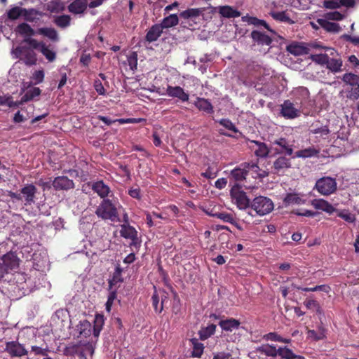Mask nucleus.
Returning a JSON list of instances; mask_svg holds the SVG:
<instances>
[{
  "label": "nucleus",
  "mask_w": 359,
  "mask_h": 359,
  "mask_svg": "<svg viewBox=\"0 0 359 359\" xmlns=\"http://www.w3.org/2000/svg\"><path fill=\"white\" fill-rule=\"evenodd\" d=\"M53 22L60 28L65 29L71 24V17L68 15H62L54 18Z\"/></svg>",
  "instance_id": "obj_40"
},
{
  "label": "nucleus",
  "mask_w": 359,
  "mask_h": 359,
  "mask_svg": "<svg viewBox=\"0 0 359 359\" xmlns=\"http://www.w3.org/2000/svg\"><path fill=\"white\" fill-rule=\"evenodd\" d=\"M190 342L193 348L191 356L195 358H201L204 350L203 344L199 342L198 340L196 338L191 339Z\"/></svg>",
  "instance_id": "obj_37"
},
{
  "label": "nucleus",
  "mask_w": 359,
  "mask_h": 359,
  "mask_svg": "<svg viewBox=\"0 0 359 359\" xmlns=\"http://www.w3.org/2000/svg\"><path fill=\"white\" fill-rule=\"evenodd\" d=\"M104 325V318L101 315H96L93 325V336L97 338Z\"/></svg>",
  "instance_id": "obj_42"
},
{
  "label": "nucleus",
  "mask_w": 359,
  "mask_h": 359,
  "mask_svg": "<svg viewBox=\"0 0 359 359\" xmlns=\"http://www.w3.org/2000/svg\"><path fill=\"white\" fill-rule=\"evenodd\" d=\"M242 166L246 168L248 175H251L252 177L255 179L264 178L268 175V172L261 169L257 163L253 162H244Z\"/></svg>",
  "instance_id": "obj_14"
},
{
  "label": "nucleus",
  "mask_w": 359,
  "mask_h": 359,
  "mask_svg": "<svg viewBox=\"0 0 359 359\" xmlns=\"http://www.w3.org/2000/svg\"><path fill=\"white\" fill-rule=\"evenodd\" d=\"M36 13L37 12L34 9H26V13H23L22 16L26 21L33 22L35 20V18L33 15Z\"/></svg>",
  "instance_id": "obj_61"
},
{
  "label": "nucleus",
  "mask_w": 359,
  "mask_h": 359,
  "mask_svg": "<svg viewBox=\"0 0 359 359\" xmlns=\"http://www.w3.org/2000/svg\"><path fill=\"white\" fill-rule=\"evenodd\" d=\"M305 201L300 198L298 194L294 193L287 194L283 199V203L285 205H300L304 203Z\"/></svg>",
  "instance_id": "obj_35"
},
{
  "label": "nucleus",
  "mask_w": 359,
  "mask_h": 359,
  "mask_svg": "<svg viewBox=\"0 0 359 359\" xmlns=\"http://www.w3.org/2000/svg\"><path fill=\"white\" fill-rule=\"evenodd\" d=\"M63 8L60 6V4L57 1H53L48 5V10L51 13H58Z\"/></svg>",
  "instance_id": "obj_60"
},
{
  "label": "nucleus",
  "mask_w": 359,
  "mask_h": 359,
  "mask_svg": "<svg viewBox=\"0 0 359 359\" xmlns=\"http://www.w3.org/2000/svg\"><path fill=\"white\" fill-rule=\"evenodd\" d=\"M127 62L130 69L133 71L137 69V54L136 52H132L127 57Z\"/></svg>",
  "instance_id": "obj_51"
},
{
  "label": "nucleus",
  "mask_w": 359,
  "mask_h": 359,
  "mask_svg": "<svg viewBox=\"0 0 359 359\" xmlns=\"http://www.w3.org/2000/svg\"><path fill=\"white\" fill-rule=\"evenodd\" d=\"M76 327L81 337H88L91 334L92 325L87 320L80 321Z\"/></svg>",
  "instance_id": "obj_30"
},
{
  "label": "nucleus",
  "mask_w": 359,
  "mask_h": 359,
  "mask_svg": "<svg viewBox=\"0 0 359 359\" xmlns=\"http://www.w3.org/2000/svg\"><path fill=\"white\" fill-rule=\"evenodd\" d=\"M23 13H26V8L15 6L8 11V18L11 20H16L20 16H22Z\"/></svg>",
  "instance_id": "obj_46"
},
{
  "label": "nucleus",
  "mask_w": 359,
  "mask_h": 359,
  "mask_svg": "<svg viewBox=\"0 0 359 359\" xmlns=\"http://www.w3.org/2000/svg\"><path fill=\"white\" fill-rule=\"evenodd\" d=\"M293 351L287 346H280L278 348L277 356H280L282 359H294Z\"/></svg>",
  "instance_id": "obj_45"
},
{
  "label": "nucleus",
  "mask_w": 359,
  "mask_h": 359,
  "mask_svg": "<svg viewBox=\"0 0 359 359\" xmlns=\"http://www.w3.org/2000/svg\"><path fill=\"white\" fill-rule=\"evenodd\" d=\"M30 347V354H34L36 356H46L49 352V347L42 338H39V340H36L35 343L31 344Z\"/></svg>",
  "instance_id": "obj_15"
},
{
  "label": "nucleus",
  "mask_w": 359,
  "mask_h": 359,
  "mask_svg": "<svg viewBox=\"0 0 359 359\" xmlns=\"http://www.w3.org/2000/svg\"><path fill=\"white\" fill-rule=\"evenodd\" d=\"M117 121L121 124L124 123H139L142 122H145L146 119L142 118H119L117 119Z\"/></svg>",
  "instance_id": "obj_56"
},
{
  "label": "nucleus",
  "mask_w": 359,
  "mask_h": 359,
  "mask_svg": "<svg viewBox=\"0 0 359 359\" xmlns=\"http://www.w3.org/2000/svg\"><path fill=\"white\" fill-rule=\"evenodd\" d=\"M273 144L277 145L278 147L274 149L276 154L292 156L293 154L292 144H290L289 141L284 137H280L273 140Z\"/></svg>",
  "instance_id": "obj_10"
},
{
  "label": "nucleus",
  "mask_w": 359,
  "mask_h": 359,
  "mask_svg": "<svg viewBox=\"0 0 359 359\" xmlns=\"http://www.w3.org/2000/svg\"><path fill=\"white\" fill-rule=\"evenodd\" d=\"M219 14L227 18H237L241 15V13L236 9H233L229 6H222L219 7Z\"/></svg>",
  "instance_id": "obj_33"
},
{
  "label": "nucleus",
  "mask_w": 359,
  "mask_h": 359,
  "mask_svg": "<svg viewBox=\"0 0 359 359\" xmlns=\"http://www.w3.org/2000/svg\"><path fill=\"white\" fill-rule=\"evenodd\" d=\"M96 215L104 219L112 222H120L116 207L109 199H103L95 210Z\"/></svg>",
  "instance_id": "obj_1"
},
{
  "label": "nucleus",
  "mask_w": 359,
  "mask_h": 359,
  "mask_svg": "<svg viewBox=\"0 0 359 359\" xmlns=\"http://www.w3.org/2000/svg\"><path fill=\"white\" fill-rule=\"evenodd\" d=\"M179 18L176 14H171L169 16L165 18L159 25L162 26V29L169 28L172 26L177 25Z\"/></svg>",
  "instance_id": "obj_41"
},
{
  "label": "nucleus",
  "mask_w": 359,
  "mask_h": 359,
  "mask_svg": "<svg viewBox=\"0 0 359 359\" xmlns=\"http://www.w3.org/2000/svg\"><path fill=\"white\" fill-rule=\"evenodd\" d=\"M195 105L198 109L207 114H212L214 112L212 104L207 99L197 97Z\"/></svg>",
  "instance_id": "obj_31"
},
{
  "label": "nucleus",
  "mask_w": 359,
  "mask_h": 359,
  "mask_svg": "<svg viewBox=\"0 0 359 359\" xmlns=\"http://www.w3.org/2000/svg\"><path fill=\"white\" fill-rule=\"evenodd\" d=\"M344 15L339 11L330 12L326 14V18L330 20H341Z\"/></svg>",
  "instance_id": "obj_59"
},
{
  "label": "nucleus",
  "mask_w": 359,
  "mask_h": 359,
  "mask_svg": "<svg viewBox=\"0 0 359 359\" xmlns=\"http://www.w3.org/2000/svg\"><path fill=\"white\" fill-rule=\"evenodd\" d=\"M312 205L316 209L321 210L329 214L332 213L335 210L334 208L328 201L322 198L313 200Z\"/></svg>",
  "instance_id": "obj_28"
},
{
  "label": "nucleus",
  "mask_w": 359,
  "mask_h": 359,
  "mask_svg": "<svg viewBox=\"0 0 359 359\" xmlns=\"http://www.w3.org/2000/svg\"><path fill=\"white\" fill-rule=\"evenodd\" d=\"M337 216L348 223H354L356 220L355 215L345 209L339 210L337 212Z\"/></svg>",
  "instance_id": "obj_47"
},
{
  "label": "nucleus",
  "mask_w": 359,
  "mask_h": 359,
  "mask_svg": "<svg viewBox=\"0 0 359 359\" xmlns=\"http://www.w3.org/2000/svg\"><path fill=\"white\" fill-rule=\"evenodd\" d=\"M253 41L261 46H270L273 41L272 39L265 33L257 30H253L250 34Z\"/></svg>",
  "instance_id": "obj_21"
},
{
  "label": "nucleus",
  "mask_w": 359,
  "mask_h": 359,
  "mask_svg": "<svg viewBox=\"0 0 359 359\" xmlns=\"http://www.w3.org/2000/svg\"><path fill=\"white\" fill-rule=\"evenodd\" d=\"M255 352L264 354L267 357L276 358L277 357L278 348L274 345L265 344L256 347Z\"/></svg>",
  "instance_id": "obj_24"
},
{
  "label": "nucleus",
  "mask_w": 359,
  "mask_h": 359,
  "mask_svg": "<svg viewBox=\"0 0 359 359\" xmlns=\"http://www.w3.org/2000/svg\"><path fill=\"white\" fill-rule=\"evenodd\" d=\"M281 336L279 335L277 332H269L263 336V339L266 341H278L279 342L280 340Z\"/></svg>",
  "instance_id": "obj_58"
},
{
  "label": "nucleus",
  "mask_w": 359,
  "mask_h": 359,
  "mask_svg": "<svg viewBox=\"0 0 359 359\" xmlns=\"http://www.w3.org/2000/svg\"><path fill=\"white\" fill-rule=\"evenodd\" d=\"M280 107V114L285 118L293 119L300 114L299 110L295 108L294 104L289 100H285Z\"/></svg>",
  "instance_id": "obj_12"
},
{
  "label": "nucleus",
  "mask_w": 359,
  "mask_h": 359,
  "mask_svg": "<svg viewBox=\"0 0 359 359\" xmlns=\"http://www.w3.org/2000/svg\"><path fill=\"white\" fill-rule=\"evenodd\" d=\"M15 32L22 36H27L29 37L34 36L36 34L29 25L25 22L19 24L16 28Z\"/></svg>",
  "instance_id": "obj_34"
},
{
  "label": "nucleus",
  "mask_w": 359,
  "mask_h": 359,
  "mask_svg": "<svg viewBox=\"0 0 359 359\" xmlns=\"http://www.w3.org/2000/svg\"><path fill=\"white\" fill-rule=\"evenodd\" d=\"M318 22L322 28L328 32L338 33L341 30V27L338 23L330 22L323 19H318Z\"/></svg>",
  "instance_id": "obj_29"
},
{
  "label": "nucleus",
  "mask_w": 359,
  "mask_h": 359,
  "mask_svg": "<svg viewBox=\"0 0 359 359\" xmlns=\"http://www.w3.org/2000/svg\"><path fill=\"white\" fill-rule=\"evenodd\" d=\"M14 53L16 57L22 61L27 66H32L36 64V53L30 47L26 46H18L15 49Z\"/></svg>",
  "instance_id": "obj_5"
},
{
  "label": "nucleus",
  "mask_w": 359,
  "mask_h": 359,
  "mask_svg": "<svg viewBox=\"0 0 359 359\" xmlns=\"http://www.w3.org/2000/svg\"><path fill=\"white\" fill-rule=\"evenodd\" d=\"M37 188L32 184H27L20 189L22 199L25 200V205H30L35 202Z\"/></svg>",
  "instance_id": "obj_13"
},
{
  "label": "nucleus",
  "mask_w": 359,
  "mask_h": 359,
  "mask_svg": "<svg viewBox=\"0 0 359 359\" xmlns=\"http://www.w3.org/2000/svg\"><path fill=\"white\" fill-rule=\"evenodd\" d=\"M249 147L259 158H266L269 154V149L264 142L250 140Z\"/></svg>",
  "instance_id": "obj_16"
},
{
  "label": "nucleus",
  "mask_w": 359,
  "mask_h": 359,
  "mask_svg": "<svg viewBox=\"0 0 359 359\" xmlns=\"http://www.w3.org/2000/svg\"><path fill=\"white\" fill-rule=\"evenodd\" d=\"M240 325V321L233 318L222 320L219 322V325L221 328L226 332H232L233 330L238 329Z\"/></svg>",
  "instance_id": "obj_27"
},
{
  "label": "nucleus",
  "mask_w": 359,
  "mask_h": 359,
  "mask_svg": "<svg viewBox=\"0 0 359 359\" xmlns=\"http://www.w3.org/2000/svg\"><path fill=\"white\" fill-rule=\"evenodd\" d=\"M116 292H111L109 293L108 298H107V301L105 304L106 310L107 311H110L111 307L113 302H114V299H116Z\"/></svg>",
  "instance_id": "obj_62"
},
{
  "label": "nucleus",
  "mask_w": 359,
  "mask_h": 359,
  "mask_svg": "<svg viewBox=\"0 0 359 359\" xmlns=\"http://www.w3.org/2000/svg\"><path fill=\"white\" fill-rule=\"evenodd\" d=\"M311 60L320 65H326L328 62L329 56L327 54H316L311 55Z\"/></svg>",
  "instance_id": "obj_54"
},
{
  "label": "nucleus",
  "mask_w": 359,
  "mask_h": 359,
  "mask_svg": "<svg viewBox=\"0 0 359 359\" xmlns=\"http://www.w3.org/2000/svg\"><path fill=\"white\" fill-rule=\"evenodd\" d=\"M121 228V236L124 238L130 239L131 246L137 247L140 245V241L137 237V231L133 226L130 224H122Z\"/></svg>",
  "instance_id": "obj_9"
},
{
  "label": "nucleus",
  "mask_w": 359,
  "mask_h": 359,
  "mask_svg": "<svg viewBox=\"0 0 359 359\" xmlns=\"http://www.w3.org/2000/svg\"><path fill=\"white\" fill-rule=\"evenodd\" d=\"M286 50L294 56L307 55L309 53L308 46L302 43L292 42L286 46Z\"/></svg>",
  "instance_id": "obj_18"
},
{
  "label": "nucleus",
  "mask_w": 359,
  "mask_h": 359,
  "mask_svg": "<svg viewBox=\"0 0 359 359\" xmlns=\"http://www.w3.org/2000/svg\"><path fill=\"white\" fill-rule=\"evenodd\" d=\"M92 189L102 198L107 197L110 192L109 187L105 184L102 180L94 182L92 186Z\"/></svg>",
  "instance_id": "obj_26"
},
{
  "label": "nucleus",
  "mask_w": 359,
  "mask_h": 359,
  "mask_svg": "<svg viewBox=\"0 0 359 359\" xmlns=\"http://www.w3.org/2000/svg\"><path fill=\"white\" fill-rule=\"evenodd\" d=\"M290 158H287L285 156H280L273 163V169L274 173L279 174L280 172H284V171L291 168Z\"/></svg>",
  "instance_id": "obj_19"
},
{
  "label": "nucleus",
  "mask_w": 359,
  "mask_h": 359,
  "mask_svg": "<svg viewBox=\"0 0 359 359\" xmlns=\"http://www.w3.org/2000/svg\"><path fill=\"white\" fill-rule=\"evenodd\" d=\"M327 68L332 72H339L341 71L342 61L340 59L328 58L326 64Z\"/></svg>",
  "instance_id": "obj_43"
},
{
  "label": "nucleus",
  "mask_w": 359,
  "mask_h": 359,
  "mask_svg": "<svg viewBox=\"0 0 359 359\" xmlns=\"http://www.w3.org/2000/svg\"><path fill=\"white\" fill-rule=\"evenodd\" d=\"M219 124L224 126L225 128L228 129L229 130H231L235 133L238 132V130L235 126V125L233 123V122L228 119V118H222L219 121Z\"/></svg>",
  "instance_id": "obj_53"
},
{
  "label": "nucleus",
  "mask_w": 359,
  "mask_h": 359,
  "mask_svg": "<svg viewBox=\"0 0 359 359\" xmlns=\"http://www.w3.org/2000/svg\"><path fill=\"white\" fill-rule=\"evenodd\" d=\"M93 87L96 92L100 95H105L106 90L104 88L102 82L99 79H95L93 83Z\"/></svg>",
  "instance_id": "obj_57"
},
{
  "label": "nucleus",
  "mask_w": 359,
  "mask_h": 359,
  "mask_svg": "<svg viewBox=\"0 0 359 359\" xmlns=\"http://www.w3.org/2000/svg\"><path fill=\"white\" fill-rule=\"evenodd\" d=\"M250 207L257 215L262 216L273 210V203L270 198L259 196L253 199Z\"/></svg>",
  "instance_id": "obj_4"
},
{
  "label": "nucleus",
  "mask_w": 359,
  "mask_h": 359,
  "mask_svg": "<svg viewBox=\"0 0 359 359\" xmlns=\"http://www.w3.org/2000/svg\"><path fill=\"white\" fill-rule=\"evenodd\" d=\"M52 186L55 191H68L74 188V183L67 176L56 177L53 182Z\"/></svg>",
  "instance_id": "obj_11"
},
{
  "label": "nucleus",
  "mask_w": 359,
  "mask_h": 359,
  "mask_svg": "<svg viewBox=\"0 0 359 359\" xmlns=\"http://www.w3.org/2000/svg\"><path fill=\"white\" fill-rule=\"evenodd\" d=\"M337 189L336 179L331 177H323L318 179L314 187V189L323 196H330L334 194Z\"/></svg>",
  "instance_id": "obj_3"
},
{
  "label": "nucleus",
  "mask_w": 359,
  "mask_h": 359,
  "mask_svg": "<svg viewBox=\"0 0 359 359\" xmlns=\"http://www.w3.org/2000/svg\"><path fill=\"white\" fill-rule=\"evenodd\" d=\"M210 215L217 217L223 222H229L232 224L235 223V218L233 216V215L226 212H215V213H209Z\"/></svg>",
  "instance_id": "obj_44"
},
{
  "label": "nucleus",
  "mask_w": 359,
  "mask_h": 359,
  "mask_svg": "<svg viewBox=\"0 0 359 359\" xmlns=\"http://www.w3.org/2000/svg\"><path fill=\"white\" fill-rule=\"evenodd\" d=\"M1 259L2 263H1V267L2 269L6 270V273H8L9 271L17 269L19 267L20 259L15 252H9L6 253L2 257Z\"/></svg>",
  "instance_id": "obj_8"
},
{
  "label": "nucleus",
  "mask_w": 359,
  "mask_h": 359,
  "mask_svg": "<svg viewBox=\"0 0 359 359\" xmlns=\"http://www.w3.org/2000/svg\"><path fill=\"white\" fill-rule=\"evenodd\" d=\"M199 16V11L197 9H188L185 11L181 12V18L184 20L192 19Z\"/></svg>",
  "instance_id": "obj_52"
},
{
  "label": "nucleus",
  "mask_w": 359,
  "mask_h": 359,
  "mask_svg": "<svg viewBox=\"0 0 359 359\" xmlns=\"http://www.w3.org/2000/svg\"><path fill=\"white\" fill-rule=\"evenodd\" d=\"M156 289V287H154ZM165 300L161 296V302H160L159 292L155 290L151 297L152 307L154 308L156 313H160L163 309V304Z\"/></svg>",
  "instance_id": "obj_32"
},
{
  "label": "nucleus",
  "mask_w": 359,
  "mask_h": 359,
  "mask_svg": "<svg viewBox=\"0 0 359 359\" xmlns=\"http://www.w3.org/2000/svg\"><path fill=\"white\" fill-rule=\"evenodd\" d=\"M41 93V90L38 87H33L27 90L25 95L21 97L20 103H25L33 100L35 97L39 96Z\"/></svg>",
  "instance_id": "obj_39"
},
{
  "label": "nucleus",
  "mask_w": 359,
  "mask_h": 359,
  "mask_svg": "<svg viewBox=\"0 0 359 359\" xmlns=\"http://www.w3.org/2000/svg\"><path fill=\"white\" fill-rule=\"evenodd\" d=\"M162 32V26L155 24L148 30L145 36V41L149 43L156 41L161 36Z\"/></svg>",
  "instance_id": "obj_23"
},
{
  "label": "nucleus",
  "mask_w": 359,
  "mask_h": 359,
  "mask_svg": "<svg viewBox=\"0 0 359 359\" xmlns=\"http://www.w3.org/2000/svg\"><path fill=\"white\" fill-rule=\"evenodd\" d=\"M342 81L348 86L346 89V97L351 100L359 98V76L353 73H346Z\"/></svg>",
  "instance_id": "obj_2"
},
{
  "label": "nucleus",
  "mask_w": 359,
  "mask_h": 359,
  "mask_svg": "<svg viewBox=\"0 0 359 359\" xmlns=\"http://www.w3.org/2000/svg\"><path fill=\"white\" fill-rule=\"evenodd\" d=\"M182 182L187 187L191 188L188 190V194L192 198H196L197 197V187L195 182H191L188 181L186 178L181 179Z\"/></svg>",
  "instance_id": "obj_48"
},
{
  "label": "nucleus",
  "mask_w": 359,
  "mask_h": 359,
  "mask_svg": "<svg viewBox=\"0 0 359 359\" xmlns=\"http://www.w3.org/2000/svg\"><path fill=\"white\" fill-rule=\"evenodd\" d=\"M5 351L12 358H20L27 355L29 353L22 344L16 341L6 342Z\"/></svg>",
  "instance_id": "obj_7"
},
{
  "label": "nucleus",
  "mask_w": 359,
  "mask_h": 359,
  "mask_svg": "<svg viewBox=\"0 0 359 359\" xmlns=\"http://www.w3.org/2000/svg\"><path fill=\"white\" fill-rule=\"evenodd\" d=\"M216 325L210 324L207 327H201L198 331V335L201 340H205L212 336L216 330Z\"/></svg>",
  "instance_id": "obj_36"
},
{
  "label": "nucleus",
  "mask_w": 359,
  "mask_h": 359,
  "mask_svg": "<svg viewBox=\"0 0 359 359\" xmlns=\"http://www.w3.org/2000/svg\"><path fill=\"white\" fill-rule=\"evenodd\" d=\"M230 195L232 201L240 210H245L250 207V200L246 193L241 189V187L238 184L232 186Z\"/></svg>",
  "instance_id": "obj_6"
},
{
  "label": "nucleus",
  "mask_w": 359,
  "mask_h": 359,
  "mask_svg": "<svg viewBox=\"0 0 359 359\" xmlns=\"http://www.w3.org/2000/svg\"><path fill=\"white\" fill-rule=\"evenodd\" d=\"M44 57L49 61L53 62L56 58V53L48 48V47L44 43L41 48L39 50Z\"/></svg>",
  "instance_id": "obj_49"
},
{
  "label": "nucleus",
  "mask_w": 359,
  "mask_h": 359,
  "mask_svg": "<svg viewBox=\"0 0 359 359\" xmlns=\"http://www.w3.org/2000/svg\"><path fill=\"white\" fill-rule=\"evenodd\" d=\"M87 6V0H74L68 6V11L73 14H82Z\"/></svg>",
  "instance_id": "obj_22"
},
{
  "label": "nucleus",
  "mask_w": 359,
  "mask_h": 359,
  "mask_svg": "<svg viewBox=\"0 0 359 359\" xmlns=\"http://www.w3.org/2000/svg\"><path fill=\"white\" fill-rule=\"evenodd\" d=\"M355 6V0H327L323 1L324 8L327 9H337L341 6L353 8Z\"/></svg>",
  "instance_id": "obj_17"
},
{
  "label": "nucleus",
  "mask_w": 359,
  "mask_h": 359,
  "mask_svg": "<svg viewBox=\"0 0 359 359\" xmlns=\"http://www.w3.org/2000/svg\"><path fill=\"white\" fill-rule=\"evenodd\" d=\"M24 41L29 45L32 49H36L40 50V48L44 45L45 43L41 41H38L36 39L28 37L24 39Z\"/></svg>",
  "instance_id": "obj_50"
},
{
  "label": "nucleus",
  "mask_w": 359,
  "mask_h": 359,
  "mask_svg": "<svg viewBox=\"0 0 359 359\" xmlns=\"http://www.w3.org/2000/svg\"><path fill=\"white\" fill-rule=\"evenodd\" d=\"M217 175V172L213 170L211 167H208L205 172H203L201 174L202 176L208 178V179H213L216 177Z\"/></svg>",
  "instance_id": "obj_64"
},
{
  "label": "nucleus",
  "mask_w": 359,
  "mask_h": 359,
  "mask_svg": "<svg viewBox=\"0 0 359 359\" xmlns=\"http://www.w3.org/2000/svg\"><path fill=\"white\" fill-rule=\"evenodd\" d=\"M247 175L246 168L242 166L241 163L231 171L229 178L239 184L246 179Z\"/></svg>",
  "instance_id": "obj_20"
},
{
  "label": "nucleus",
  "mask_w": 359,
  "mask_h": 359,
  "mask_svg": "<svg viewBox=\"0 0 359 359\" xmlns=\"http://www.w3.org/2000/svg\"><path fill=\"white\" fill-rule=\"evenodd\" d=\"M319 153L318 149H316L313 147H310L309 148L301 149L295 152L294 157L297 158H310L316 156Z\"/></svg>",
  "instance_id": "obj_38"
},
{
  "label": "nucleus",
  "mask_w": 359,
  "mask_h": 359,
  "mask_svg": "<svg viewBox=\"0 0 359 359\" xmlns=\"http://www.w3.org/2000/svg\"><path fill=\"white\" fill-rule=\"evenodd\" d=\"M342 39L346 41L353 43L355 46L359 45V36H352L349 34H345L342 36Z\"/></svg>",
  "instance_id": "obj_63"
},
{
  "label": "nucleus",
  "mask_w": 359,
  "mask_h": 359,
  "mask_svg": "<svg viewBox=\"0 0 359 359\" xmlns=\"http://www.w3.org/2000/svg\"><path fill=\"white\" fill-rule=\"evenodd\" d=\"M36 34L47 37L53 42L59 41V36L57 30L53 27H41L36 30Z\"/></svg>",
  "instance_id": "obj_25"
},
{
  "label": "nucleus",
  "mask_w": 359,
  "mask_h": 359,
  "mask_svg": "<svg viewBox=\"0 0 359 359\" xmlns=\"http://www.w3.org/2000/svg\"><path fill=\"white\" fill-rule=\"evenodd\" d=\"M271 16L273 19L280 21V22H289L290 18L287 15L285 12H273L271 13Z\"/></svg>",
  "instance_id": "obj_55"
}]
</instances>
